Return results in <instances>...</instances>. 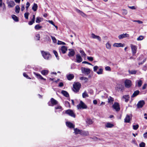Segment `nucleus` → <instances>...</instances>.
I'll return each instance as SVG.
<instances>
[{"instance_id":"nucleus-45","label":"nucleus","mask_w":147,"mask_h":147,"mask_svg":"<svg viewBox=\"0 0 147 147\" xmlns=\"http://www.w3.org/2000/svg\"><path fill=\"white\" fill-rule=\"evenodd\" d=\"M34 22L35 20L32 19L31 20L28 22V24L30 25H32L34 23Z\"/></svg>"},{"instance_id":"nucleus-35","label":"nucleus","mask_w":147,"mask_h":147,"mask_svg":"<svg viewBox=\"0 0 147 147\" xmlns=\"http://www.w3.org/2000/svg\"><path fill=\"white\" fill-rule=\"evenodd\" d=\"M103 69L100 68L99 69L98 71H96V73L98 75L102 74L103 73Z\"/></svg>"},{"instance_id":"nucleus-14","label":"nucleus","mask_w":147,"mask_h":147,"mask_svg":"<svg viewBox=\"0 0 147 147\" xmlns=\"http://www.w3.org/2000/svg\"><path fill=\"white\" fill-rule=\"evenodd\" d=\"M66 76L67 80H72L74 77V74H67Z\"/></svg>"},{"instance_id":"nucleus-2","label":"nucleus","mask_w":147,"mask_h":147,"mask_svg":"<svg viewBox=\"0 0 147 147\" xmlns=\"http://www.w3.org/2000/svg\"><path fill=\"white\" fill-rule=\"evenodd\" d=\"M87 107L86 105L82 101H80V103L77 106L78 109H86Z\"/></svg>"},{"instance_id":"nucleus-53","label":"nucleus","mask_w":147,"mask_h":147,"mask_svg":"<svg viewBox=\"0 0 147 147\" xmlns=\"http://www.w3.org/2000/svg\"><path fill=\"white\" fill-rule=\"evenodd\" d=\"M105 69L106 71H111V68L109 66L106 67L105 68Z\"/></svg>"},{"instance_id":"nucleus-46","label":"nucleus","mask_w":147,"mask_h":147,"mask_svg":"<svg viewBox=\"0 0 147 147\" xmlns=\"http://www.w3.org/2000/svg\"><path fill=\"white\" fill-rule=\"evenodd\" d=\"M139 125L138 124H137L135 125H133V128L134 130H137L139 127Z\"/></svg>"},{"instance_id":"nucleus-38","label":"nucleus","mask_w":147,"mask_h":147,"mask_svg":"<svg viewBox=\"0 0 147 147\" xmlns=\"http://www.w3.org/2000/svg\"><path fill=\"white\" fill-rule=\"evenodd\" d=\"M42 19V18L40 17H37L36 18V22L37 23H40L41 21V20Z\"/></svg>"},{"instance_id":"nucleus-21","label":"nucleus","mask_w":147,"mask_h":147,"mask_svg":"<svg viewBox=\"0 0 147 147\" xmlns=\"http://www.w3.org/2000/svg\"><path fill=\"white\" fill-rule=\"evenodd\" d=\"M7 3L8 6L11 7H13L15 5L14 2L13 1H10Z\"/></svg>"},{"instance_id":"nucleus-9","label":"nucleus","mask_w":147,"mask_h":147,"mask_svg":"<svg viewBox=\"0 0 147 147\" xmlns=\"http://www.w3.org/2000/svg\"><path fill=\"white\" fill-rule=\"evenodd\" d=\"M145 104V102L144 100H140L139 101L137 105V107L138 108H142Z\"/></svg>"},{"instance_id":"nucleus-31","label":"nucleus","mask_w":147,"mask_h":147,"mask_svg":"<svg viewBox=\"0 0 147 147\" xmlns=\"http://www.w3.org/2000/svg\"><path fill=\"white\" fill-rule=\"evenodd\" d=\"M82 96L83 98H84L88 97L89 96L88 94L86 91H85L84 92L82 93Z\"/></svg>"},{"instance_id":"nucleus-16","label":"nucleus","mask_w":147,"mask_h":147,"mask_svg":"<svg viewBox=\"0 0 147 147\" xmlns=\"http://www.w3.org/2000/svg\"><path fill=\"white\" fill-rule=\"evenodd\" d=\"M91 36L93 38L96 39L99 41L101 40V38L99 36L96 35L94 33L91 34Z\"/></svg>"},{"instance_id":"nucleus-42","label":"nucleus","mask_w":147,"mask_h":147,"mask_svg":"<svg viewBox=\"0 0 147 147\" xmlns=\"http://www.w3.org/2000/svg\"><path fill=\"white\" fill-rule=\"evenodd\" d=\"M122 11L123 15H125L127 14V11L125 9H123L122 10Z\"/></svg>"},{"instance_id":"nucleus-47","label":"nucleus","mask_w":147,"mask_h":147,"mask_svg":"<svg viewBox=\"0 0 147 147\" xmlns=\"http://www.w3.org/2000/svg\"><path fill=\"white\" fill-rule=\"evenodd\" d=\"M51 37L53 41V42L55 43H56L57 42V40L55 37L51 36Z\"/></svg>"},{"instance_id":"nucleus-39","label":"nucleus","mask_w":147,"mask_h":147,"mask_svg":"<svg viewBox=\"0 0 147 147\" xmlns=\"http://www.w3.org/2000/svg\"><path fill=\"white\" fill-rule=\"evenodd\" d=\"M129 74H136L137 71L136 70H129Z\"/></svg>"},{"instance_id":"nucleus-40","label":"nucleus","mask_w":147,"mask_h":147,"mask_svg":"<svg viewBox=\"0 0 147 147\" xmlns=\"http://www.w3.org/2000/svg\"><path fill=\"white\" fill-rule=\"evenodd\" d=\"M80 52L82 56H84V57H86V54H85V53L83 51L80 50Z\"/></svg>"},{"instance_id":"nucleus-8","label":"nucleus","mask_w":147,"mask_h":147,"mask_svg":"<svg viewBox=\"0 0 147 147\" xmlns=\"http://www.w3.org/2000/svg\"><path fill=\"white\" fill-rule=\"evenodd\" d=\"M131 47L133 55H134L136 52L137 47L135 45L131 44Z\"/></svg>"},{"instance_id":"nucleus-6","label":"nucleus","mask_w":147,"mask_h":147,"mask_svg":"<svg viewBox=\"0 0 147 147\" xmlns=\"http://www.w3.org/2000/svg\"><path fill=\"white\" fill-rule=\"evenodd\" d=\"M58 102L53 98H52L51 100V103L49 102L48 104L49 106H53L58 104Z\"/></svg>"},{"instance_id":"nucleus-17","label":"nucleus","mask_w":147,"mask_h":147,"mask_svg":"<svg viewBox=\"0 0 147 147\" xmlns=\"http://www.w3.org/2000/svg\"><path fill=\"white\" fill-rule=\"evenodd\" d=\"M66 125L70 128H74L75 127V125L69 122H66Z\"/></svg>"},{"instance_id":"nucleus-56","label":"nucleus","mask_w":147,"mask_h":147,"mask_svg":"<svg viewBox=\"0 0 147 147\" xmlns=\"http://www.w3.org/2000/svg\"><path fill=\"white\" fill-rule=\"evenodd\" d=\"M87 58L88 60L90 61H92L93 60V58L92 57H88Z\"/></svg>"},{"instance_id":"nucleus-54","label":"nucleus","mask_w":147,"mask_h":147,"mask_svg":"<svg viewBox=\"0 0 147 147\" xmlns=\"http://www.w3.org/2000/svg\"><path fill=\"white\" fill-rule=\"evenodd\" d=\"M57 44L58 45H65V43L63 42H62L61 41H58V42L57 43Z\"/></svg>"},{"instance_id":"nucleus-5","label":"nucleus","mask_w":147,"mask_h":147,"mask_svg":"<svg viewBox=\"0 0 147 147\" xmlns=\"http://www.w3.org/2000/svg\"><path fill=\"white\" fill-rule=\"evenodd\" d=\"M81 71L83 73L87 75H88L90 73L91 71V70L90 69L84 67L81 68Z\"/></svg>"},{"instance_id":"nucleus-57","label":"nucleus","mask_w":147,"mask_h":147,"mask_svg":"<svg viewBox=\"0 0 147 147\" xmlns=\"http://www.w3.org/2000/svg\"><path fill=\"white\" fill-rule=\"evenodd\" d=\"M30 5V4L28 2H27L26 4V10H27Z\"/></svg>"},{"instance_id":"nucleus-63","label":"nucleus","mask_w":147,"mask_h":147,"mask_svg":"<svg viewBox=\"0 0 147 147\" xmlns=\"http://www.w3.org/2000/svg\"><path fill=\"white\" fill-rule=\"evenodd\" d=\"M65 104L67 106H69V103L68 101H65Z\"/></svg>"},{"instance_id":"nucleus-20","label":"nucleus","mask_w":147,"mask_h":147,"mask_svg":"<svg viewBox=\"0 0 147 147\" xmlns=\"http://www.w3.org/2000/svg\"><path fill=\"white\" fill-rule=\"evenodd\" d=\"M114 126V125L113 124L109 122L107 123L105 125V127L107 128H112Z\"/></svg>"},{"instance_id":"nucleus-36","label":"nucleus","mask_w":147,"mask_h":147,"mask_svg":"<svg viewBox=\"0 0 147 147\" xmlns=\"http://www.w3.org/2000/svg\"><path fill=\"white\" fill-rule=\"evenodd\" d=\"M16 8V12L17 13H18L19 12V11L20 9V7L18 5H16L15 7Z\"/></svg>"},{"instance_id":"nucleus-60","label":"nucleus","mask_w":147,"mask_h":147,"mask_svg":"<svg viewBox=\"0 0 147 147\" xmlns=\"http://www.w3.org/2000/svg\"><path fill=\"white\" fill-rule=\"evenodd\" d=\"M48 22L53 25V26H55V24H54L52 20H48Z\"/></svg>"},{"instance_id":"nucleus-11","label":"nucleus","mask_w":147,"mask_h":147,"mask_svg":"<svg viewBox=\"0 0 147 147\" xmlns=\"http://www.w3.org/2000/svg\"><path fill=\"white\" fill-rule=\"evenodd\" d=\"M67 50V48L65 46H63L61 47V48L59 50V52L60 53L62 52L63 54L65 53Z\"/></svg>"},{"instance_id":"nucleus-22","label":"nucleus","mask_w":147,"mask_h":147,"mask_svg":"<svg viewBox=\"0 0 147 147\" xmlns=\"http://www.w3.org/2000/svg\"><path fill=\"white\" fill-rule=\"evenodd\" d=\"M131 119L129 115H127L124 119V121L126 123H129Z\"/></svg>"},{"instance_id":"nucleus-28","label":"nucleus","mask_w":147,"mask_h":147,"mask_svg":"<svg viewBox=\"0 0 147 147\" xmlns=\"http://www.w3.org/2000/svg\"><path fill=\"white\" fill-rule=\"evenodd\" d=\"M38 6L35 3H34L33 4V5L32 7V9L34 11H36Z\"/></svg>"},{"instance_id":"nucleus-10","label":"nucleus","mask_w":147,"mask_h":147,"mask_svg":"<svg viewBox=\"0 0 147 147\" xmlns=\"http://www.w3.org/2000/svg\"><path fill=\"white\" fill-rule=\"evenodd\" d=\"M125 86L127 88H129L131 86V81L130 80H126L125 82Z\"/></svg>"},{"instance_id":"nucleus-61","label":"nucleus","mask_w":147,"mask_h":147,"mask_svg":"<svg viewBox=\"0 0 147 147\" xmlns=\"http://www.w3.org/2000/svg\"><path fill=\"white\" fill-rule=\"evenodd\" d=\"M147 84H145L142 87V89L144 90L146 88Z\"/></svg>"},{"instance_id":"nucleus-27","label":"nucleus","mask_w":147,"mask_h":147,"mask_svg":"<svg viewBox=\"0 0 147 147\" xmlns=\"http://www.w3.org/2000/svg\"><path fill=\"white\" fill-rule=\"evenodd\" d=\"M61 93L64 96L67 97H68L69 96V95L68 93L65 91L62 90L61 91Z\"/></svg>"},{"instance_id":"nucleus-23","label":"nucleus","mask_w":147,"mask_h":147,"mask_svg":"<svg viewBox=\"0 0 147 147\" xmlns=\"http://www.w3.org/2000/svg\"><path fill=\"white\" fill-rule=\"evenodd\" d=\"M74 133L76 134H80L82 131V130H80L79 129H78L77 128H74Z\"/></svg>"},{"instance_id":"nucleus-62","label":"nucleus","mask_w":147,"mask_h":147,"mask_svg":"<svg viewBox=\"0 0 147 147\" xmlns=\"http://www.w3.org/2000/svg\"><path fill=\"white\" fill-rule=\"evenodd\" d=\"M3 9V10L4 11L6 9V7L4 3H3V5L2 6Z\"/></svg>"},{"instance_id":"nucleus-25","label":"nucleus","mask_w":147,"mask_h":147,"mask_svg":"<svg viewBox=\"0 0 147 147\" xmlns=\"http://www.w3.org/2000/svg\"><path fill=\"white\" fill-rule=\"evenodd\" d=\"M75 53V52L72 49L69 52L68 55L69 57H73Z\"/></svg>"},{"instance_id":"nucleus-41","label":"nucleus","mask_w":147,"mask_h":147,"mask_svg":"<svg viewBox=\"0 0 147 147\" xmlns=\"http://www.w3.org/2000/svg\"><path fill=\"white\" fill-rule=\"evenodd\" d=\"M142 83V81L141 80H139L138 82V87H140Z\"/></svg>"},{"instance_id":"nucleus-37","label":"nucleus","mask_w":147,"mask_h":147,"mask_svg":"<svg viewBox=\"0 0 147 147\" xmlns=\"http://www.w3.org/2000/svg\"><path fill=\"white\" fill-rule=\"evenodd\" d=\"M42 27V26H40L39 24H37L35 26L34 28L35 30H38L41 28Z\"/></svg>"},{"instance_id":"nucleus-43","label":"nucleus","mask_w":147,"mask_h":147,"mask_svg":"<svg viewBox=\"0 0 147 147\" xmlns=\"http://www.w3.org/2000/svg\"><path fill=\"white\" fill-rule=\"evenodd\" d=\"M53 53H54V54H55V55L57 59L58 60H59V57L58 56V53H57V52L55 51V50H53Z\"/></svg>"},{"instance_id":"nucleus-50","label":"nucleus","mask_w":147,"mask_h":147,"mask_svg":"<svg viewBox=\"0 0 147 147\" xmlns=\"http://www.w3.org/2000/svg\"><path fill=\"white\" fill-rule=\"evenodd\" d=\"M145 144L144 142H142L139 144L140 147H145Z\"/></svg>"},{"instance_id":"nucleus-59","label":"nucleus","mask_w":147,"mask_h":147,"mask_svg":"<svg viewBox=\"0 0 147 147\" xmlns=\"http://www.w3.org/2000/svg\"><path fill=\"white\" fill-rule=\"evenodd\" d=\"M82 63L87 64L89 65H92L90 63H89L86 61H84L82 62Z\"/></svg>"},{"instance_id":"nucleus-55","label":"nucleus","mask_w":147,"mask_h":147,"mask_svg":"<svg viewBox=\"0 0 147 147\" xmlns=\"http://www.w3.org/2000/svg\"><path fill=\"white\" fill-rule=\"evenodd\" d=\"M36 39L37 40H39L40 38V36L39 34H37L36 36Z\"/></svg>"},{"instance_id":"nucleus-52","label":"nucleus","mask_w":147,"mask_h":147,"mask_svg":"<svg viewBox=\"0 0 147 147\" xmlns=\"http://www.w3.org/2000/svg\"><path fill=\"white\" fill-rule=\"evenodd\" d=\"M23 75L24 77L26 78L27 79H31V78L29 77L27 74L25 73H24L23 74Z\"/></svg>"},{"instance_id":"nucleus-34","label":"nucleus","mask_w":147,"mask_h":147,"mask_svg":"<svg viewBox=\"0 0 147 147\" xmlns=\"http://www.w3.org/2000/svg\"><path fill=\"white\" fill-rule=\"evenodd\" d=\"M12 19L16 22L18 21V17L14 15H12L11 16Z\"/></svg>"},{"instance_id":"nucleus-26","label":"nucleus","mask_w":147,"mask_h":147,"mask_svg":"<svg viewBox=\"0 0 147 147\" xmlns=\"http://www.w3.org/2000/svg\"><path fill=\"white\" fill-rule=\"evenodd\" d=\"M139 92L140 91L138 90L135 91L132 95L131 98H134L136 97L139 94Z\"/></svg>"},{"instance_id":"nucleus-32","label":"nucleus","mask_w":147,"mask_h":147,"mask_svg":"<svg viewBox=\"0 0 147 147\" xmlns=\"http://www.w3.org/2000/svg\"><path fill=\"white\" fill-rule=\"evenodd\" d=\"M48 71L47 70H44L41 71V73L43 75H46L48 74Z\"/></svg>"},{"instance_id":"nucleus-48","label":"nucleus","mask_w":147,"mask_h":147,"mask_svg":"<svg viewBox=\"0 0 147 147\" xmlns=\"http://www.w3.org/2000/svg\"><path fill=\"white\" fill-rule=\"evenodd\" d=\"M144 38V36H140L137 38V40H142Z\"/></svg>"},{"instance_id":"nucleus-24","label":"nucleus","mask_w":147,"mask_h":147,"mask_svg":"<svg viewBox=\"0 0 147 147\" xmlns=\"http://www.w3.org/2000/svg\"><path fill=\"white\" fill-rule=\"evenodd\" d=\"M124 46V44L121 43H115L113 45V46L116 47H123Z\"/></svg>"},{"instance_id":"nucleus-7","label":"nucleus","mask_w":147,"mask_h":147,"mask_svg":"<svg viewBox=\"0 0 147 147\" xmlns=\"http://www.w3.org/2000/svg\"><path fill=\"white\" fill-rule=\"evenodd\" d=\"M113 107L116 111H118L120 110L119 105L117 102H115L113 105Z\"/></svg>"},{"instance_id":"nucleus-64","label":"nucleus","mask_w":147,"mask_h":147,"mask_svg":"<svg viewBox=\"0 0 147 147\" xmlns=\"http://www.w3.org/2000/svg\"><path fill=\"white\" fill-rule=\"evenodd\" d=\"M128 7L132 9H136L135 7L134 6H128Z\"/></svg>"},{"instance_id":"nucleus-1","label":"nucleus","mask_w":147,"mask_h":147,"mask_svg":"<svg viewBox=\"0 0 147 147\" xmlns=\"http://www.w3.org/2000/svg\"><path fill=\"white\" fill-rule=\"evenodd\" d=\"M81 86V84L79 82L75 83L73 85V90L75 92L79 91Z\"/></svg>"},{"instance_id":"nucleus-49","label":"nucleus","mask_w":147,"mask_h":147,"mask_svg":"<svg viewBox=\"0 0 147 147\" xmlns=\"http://www.w3.org/2000/svg\"><path fill=\"white\" fill-rule=\"evenodd\" d=\"M29 15V13H25L24 14V16L25 18L26 19H28V16Z\"/></svg>"},{"instance_id":"nucleus-30","label":"nucleus","mask_w":147,"mask_h":147,"mask_svg":"<svg viewBox=\"0 0 147 147\" xmlns=\"http://www.w3.org/2000/svg\"><path fill=\"white\" fill-rule=\"evenodd\" d=\"M86 122L89 125L92 124L93 122L92 120L90 119H87L86 121Z\"/></svg>"},{"instance_id":"nucleus-3","label":"nucleus","mask_w":147,"mask_h":147,"mask_svg":"<svg viewBox=\"0 0 147 147\" xmlns=\"http://www.w3.org/2000/svg\"><path fill=\"white\" fill-rule=\"evenodd\" d=\"M41 53L42 56L45 59H48L51 57V55L48 52L41 51Z\"/></svg>"},{"instance_id":"nucleus-19","label":"nucleus","mask_w":147,"mask_h":147,"mask_svg":"<svg viewBox=\"0 0 147 147\" xmlns=\"http://www.w3.org/2000/svg\"><path fill=\"white\" fill-rule=\"evenodd\" d=\"M115 89L118 91H121L123 89V86L120 84L118 85L116 87Z\"/></svg>"},{"instance_id":"nucleus-29","label":"nucleus","mask_w":147,"mask_h":147,"mask_svg":"<svg viewBox=\"0 0 147 147\" xmlns=\"http://www.w3.org/2000/svg\"><path fill=\"white\" fill-rule=\"evenodd\" d=\"M55 109L56 110H55V112H57V111L56 110L57 109H59V111H61L63 109H62V108L61 106L59 105H58L57 106L55 107Z\"/></svg>"},{"instance_id":"nucleus-58","label":"nucleus","mask_w":147,"mask_h":147,"mask_svg":"<svg viewBox=\"0 0 147 147\" xmlns=\"http://www.w3.org/2000/svg\"><path fill=\"white\" fill-rule=\"evenodd\" d=\"M80 79L81 80H84L86 81L88 80V78L85 77H81L80 78Z\"/></svg>"},{"instance_id":"nucleus-15","label":"nucleus","mask_w":147,"mask_h":147,"mask_svg":"<svg viewBox=\"0 0 147 147\" xmlns=\"http://www.w3.org/2000/svg\"><path fill=\"white\" fill-rule=\"evenodd\" d=\"M34 74L40 80H46V79L43 78L40 74L34 72Z\"/></svg>"},{"instance_id":"nucleus-33","label":"nucleus","mask_w":147,"mask_h":147,"mask_svg":"<svg viewBox=\"0 0 147 147\" xmlns=\"http://www.w3.org/2000/svg\"><path fill=\"white\" fill-rule=\"evenodd\" d=\"M108 102L109 103H112V104L114 101V98L111 96H109L108 98Z\"/></svg>"},{"instance_id":"nucleus-12","label":"nucleus","mask_w":147,"mask_h":147,"mask_svg":"<svg viewBox=\"0 0 147 147\" xmlns=\"http://www.w3.org/2000/svg\"><path fill=\"white\" fill-rule=\"evenodd\" d=\"M83 59L81 57L79 54H77L76 55V62L78 63L81 62Z\"/></svg>"},{"instance_id":"nucleus-13","label":"nucleus","mask_w":147,"mask_h":147,"mask_svg":"<svg viewBox=\"0 0 147 147\" xmlns=\"http://www.w3.org/2000/svg\"><path fill=\"white\" fill-rule=\"evenodd\" d=\"M129 36V34L125 33V34H121L120 35L118 36V38L119 39H122L124 38L125 37H128Z\"/></svg>"},{"instance_id":"nucleus-44","label":"nucleus","mask_w":147,"mask_h":147,"mask_svg":"<svg viewBox=\"0 0 147 147\" xmlns=\"http://www.w3.org/2000/svg\"><path fill=\"white\" fill-rule=\"evenodd\" d=\"M106 47L107 49H109L111 48V45L108 42L106 44Z\"/></svg>"},{"instance_id":"nucleus-4","label":"nucleus","mask_w":147,"mask_h":147,"mask_svg":"<svg viewBox=\"0 0 147 147\" xmlns=\"http://www.w3.org/2000/svg\"><path fill=\"white\" fill-rule=\"evenodd\" d=\"M65 113L69 116L75 118L76 115L73 111L71 109H68L65 111Z\"/></svg>"},{"instance_id":"nucleus-18","label":"nucleus","mask_w":147,"mask_h":147,"mask_svg":"<svg viewBox=\"0 0 147 147\" xmlns=\"http://www.w3.org/2000/svg\"><path fill=\"white\" fill-rule=\"evenodd\" d=\"M129 95H124L123 96L122 99H124L125 102H127L129 100Z\"/></svg>"},{"instance_id":"nucleus-51","label":"nucleus","mask_w":147,"mask_h":147,"mask_svg":"<svg viewBox=\"0 0 147 147\" xmlns=\"http://www.w3.org/2000/svg\"><path fill=\"white\" fill-rule=\"evenodd\" d=\"M98 69V67L97 66H95L93 67L94 71L96 72L97 70Z\"/></svg>"}]
</instances>
